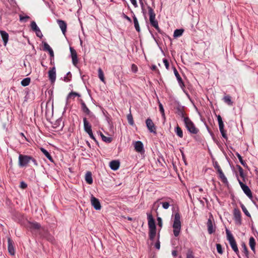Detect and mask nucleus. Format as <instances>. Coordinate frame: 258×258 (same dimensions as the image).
<instances>
[{"instance_id":"nucleus-1","label":"nucleus","mask_w":258,"mask_h":258,"mask_svg":"<svg viewBox=\"0 0 258 258\" xmlns=\"http://www.w3.org/2000/svg\"><path fill=\"white\" fill-rule=\"evenodd\" d=\"M32 162L33 165L37 167L38 163L37 160L32 156L20 154L18 158V164L20 167H24L30 166V163Z\"/></svg>"},{"instance_id":"nucleus-2","label":"nucleus","mask_w":258,"mask_h":258,"mask_svg":"<svg viewBox=\"0 0 258 258\" xmlns=\"http://www.w3.org/2000/svg\"><path fill=\"white\" fill-rule=\"evenodd\" d=\"M149 226V236L151 240H154L156 235V226L152 214H147Z\"/></svg>"},{"instance_id":"nucleus-3","label":"nucleus","mask_w":258,"mask_h":258,"mask_svg":"<svg viewBox=\"0 0 258 258\" xmlns=\"http://www.w3.org/2000/svg\"><path fill=\"white\" fill-rule=\"evenodd\" d=\"M181 227L180 215L179 212L175 213L173 224V234L175 237L179 235Z\"/></svg>"},{"instance_id":"nucleus-4","label":"nucleus","mask_w":258,"mask_h":258,"mask_svg":"<svg viewBox=\"0 0 258 258\" xmlns=\"http://www.w3.org/2000/svg\"><path fill=\"white\" fill-rule=\"evenodd\" d=\"M184 123L186 129L190 134L196 135L199 132V130L188 117H184Z\"/></svg>"},{"instance_id":"nucleus-5","label":"nucleus","mask_w":258,"mask_h":258,"mask_svg":"<svg viewBox=\"0 0 258 258\" xmlns=\"http://www.w3.org/2000/svg\"><path fill=\"white\" fill-rule=\"evenodd\" d=\"M226 233L227 235V240L229 241L230 246L233 251L236 253V254L239 257V250L237 247L236 242L230 231L226 229Z\"/></svg>"},{"instance_id":"nucleus-6","label":"nucleus","mask_w":258,"mask_h":258,"mask_svg":"<svg viewBox=\"0 0 258 258\" xmlns=\"http://www.w3.org/2000/svg\"><path fill=\"white\" fill-rule=\"evenodd\" d=\"M79 101L81 105V109L82 111L84 113L89 115L91 121H96L97 120L96 117L92 112H91L84 101L82 99H80Z\"/></svg>"},{"instance_id":"nucleus-7","label":"nucleus","mask_w":258,"mask_h":258,"mask_svg":"<svg viewBox=\"0 0 258 258\" xmlns=\"http://www.w3.org/2000/svg\"><path fill=\"white\" fill-rule=\"evenodd\" d=\"M237 180L238 181V182L240 185L241 188H242V190L244 192V194L250 199H252V192L250 189V188L248 187V186H247L246 184H244L242 181H241L238 178H237Z\"/></svg>"},{"instance_id":"nucleus-8","label":"nucleus","mask_w":258,"mask_h":258,"mask_svg":"<svg viewBox=\"0 0 258 258\" xmlns=\"http://www.w3.org/2000/svg\"><path fill=\"white\" fill-rule=\"evenodd\" d=\"M234 220L237 224L241 225L242 223L241 213L239 209L234 208L233 210Z\"/></svg>"},{"instance_id":"nucleus-9","label":"nucleus","mask_w":258,"mask_h":258,"mask_svg":"<svg viewBox=\"0 0 258 258\" xmlns=\"http://www.w3.org/2000/svg\"><path fill=\"white\" fill-rule=\"evenodd\" d=\"M217 119H218V121L219 127V130H220V133H221L222 137L226 140H227L228 138H227V136L226 134V131L224 129V125L222 117L220 115H219L217 116Z\"/></svg>"},{"instance_id":"nucleus-10","label":"nucleus","mask_w":258,"mask_h":258,"mask_svg":"<svg viewBox=\"0 0 258 258\" xmlns=\"http://www.w3.org/2000/svg\"><path fill=\"white\" fill-rule=\"evenodd\" d=\"M91 203L95 210H100L101 209V206L99 200L93 196L91 198Z\"/></svg>"},{"instance_id":"nucleus-11","label":"nucleus","mask_w":258,"mask_h":258,"mask_svg":"<svg viewBox=\"0 0 258 258\" xmlns=\"http://www.w3.org/2000/svg\"><path fill=\"white\" fill-rule=\"evenodd\" d=\"M146 123L147 128L151 133H156V127L153 121L150 118H147L146 120Z\"/></svg>"},{"instance_id":"nucleus-12","label":"nucleus","mask_w":258,"mask_h":258,"mask_svg":"<svg viewBox=\"0 0 258 258\" xmlns=\"http://www.w3.org/2000/svg\"><path fill=\"white\" fill-rule=\"evenodd\" d=\"M27 227L32 231L38 230L41 228V225L37 222H29Z\"/></svg>"},{"instance_id":"nucleus-13","label":"nucleus","mask_w":258,"mask_h":258,"mask_svg":"<svg viewBox=\"0 0 258 258\" xmlns=\"http://www.w3.org/2000/svg\"><path fill=\"white\" fill-rule=\"evenodd\" d=\"M8 251L10 254L12 255H14L15 254V249H14V242L13 240L10 238H8Z\"/></svg>"},{"instance_id":"nucleus-14","label":"nucleus","mask_w":258,"mask_h":258,"mask_svg":"<svg viewBox=\"0 0 258 258\" xmlns=\"http://www.w3.org/2000/svg\"><path fill=\"white\" fill-rule=\"evenodd\" d=\"M49 79L52 83H53L56 79V71L55 67L50 69L48 71Z\"/></svg>"},{"instance_id":"nucleus-15","label":"nucleus","mask_w":258,"mask_h":258,"mask_svg":"<svg viewBox=\"0 0 258 258\" xmlns=\"http://www.w3.org/2000/svg\"><path fill=\"white\" fill-rule=\"evenodd\" d=\"M135 149L136 152L143 153L144 152L143 144L141 141H137L134 144Z\"/></svg>"},{"instance_id":"nucleus-16","label":"nucleus","mask_w":258,"mask_h":258,"mask_svg":"<svg viewBox=\"0 0 258 258\" xmlns=\"http://www.w3.org/2000/svg\"><path fill=\"white\" fill-rule=\"evenodd\" d=\"M70 51L71 53L73 63L74 65L76 66L78 62L77 52L72 47H70Z\"/></svg>"},{"instance_id":"nucleus-17","label":"nucleus","mask_w":258,"mask_h":258,"mask_svg":"<svg viewBox=\"0 0 258 258\" xmlns=\"http://www.w3.org/2000/svg\"><path fill=\"white\" fill-rule=\"evenodd\" d=\"M57 23L59 25L62 33L63 35H65L66 31H67V23L63 20H57Z\"/></svg>"},{"instance_id":"nucleus-18","label":"nucleus","mask_w":258,"mask_h":258,"mask_svg":"<svg viewBox=\"0 0 258 258\" xmlns=\"http://www.w3.org/2000/svg\"><path fill=\"white\" fill-rule=\"evenodd\" d=\"M84 128L85 131L87 133L91 132L92 131L91 125L89 123L86 117L83 118Z\"/></svg>"},{"instance_id":"nucleus-19","label":"nucleus","mask_w":258,"mask_h":258,"mask_svg":"<svg viewBox=\"0 0 258 258\" xmlns=\"http://www.w3.org/2000/svg\"><path fill=\"white\" fill-rule=\"evenodd\" d=\"M0 33H1L2 39L3 40V42H4V44L5 46H6L7 45V43L9 40V34L7 32H6V31H3V30H1Z\"/></svg>"},{"instance_id":"nucleus-20","label":"nucleus","mask_w":258,"mask_h":258,"mask_svg":"<svg viewBox=\"0 0 258 258\" xmlns=\"http://www.w3.org/2000/svg\"><path fill=\"white\" fill-rule=\"evenodd\" d=\"M120 165V163L117 160H112L109 163L110 168L113 170H117Z\"/></svg>"},{"instance_id":"nucleus-21","label":"nucleus","mask_w":258,"mask_h":258,"mask_svg":"<svg viewBox=\"0 0 258 258\" xmlns=\"http://www.w3.org/2000/svg\"><path fill=\"white\" fill-rule=\"evenodd\" d=\"M148 12H149V16H150L149 20H150V22L151 23V22H153V21L156 20V19H155L156 15L154 13L153 9L151 7L148 6Z\"/></svg>"},{"instance_id":"nucleus-22","label":"nucleus","mask_w":258,"mask_h":258,"mask_svg":"<svg viewBox=\"0 0 258 258\" xmlns=\"http://www.w3.org/2000/svg\"><path fill=\"white\" fill-rule=\"evenodd\" d=\"M168 201L163 202L161 203L162 205V207L164 209H168L170 206V204L173 203V200L170 198H165Z\"/></svg>"},{"instance_id":"nucleus-23","label":"nucleus","mask_w":258,"mask_h":258,"mask_svg":"<svg viewBox=\"0 0 258 258\" xmlns=\"http://www.w3.org/2000/svg\"><path fill=\"white\" fill-rule=\"evenodd\" d=\"M207 224L209 233L211 234L214 233L215 230L213 227V222L210 219H208Z\"/></svg>"},{"instance_id":"nucleus-24","label":"nucleus","mask_w":258,"mask_h":258,"mask_svg":"<svg viewBox=\"0 0 258 258\" xmlns=\"http://www.w3.org/2000/svg\"><path fill=\"white\" fill-rule=\"evenodd\" d=\"M174 73L180 87H184V85L182 81V80L175 68H174Z\"/></svg>"},{"instance_id":"nucleus-25","label":"nucleus","mask_w":258,"mask_h":258,"mask_svg":"<svg viewBox=\"0 0 258 258\" xmlns=\"http://www.w3.org/2000/svg\"><path fill=\"white\" fill-rule=\"evenodd\" d=\"M223 101L229 106L233 105V102L231 100V97L229 95H225L223 98Z\"/></svg>"},{"instance_id":"nucleus-26","label":"nucleus","mask_w":258,"mask_h":258,"mask_svg":"<svg viewBox=\"0 0 258 258\" xmlns=\"http://www.w3.org/2000/svg\"><path fill=\"white\" fill-rule=\"evenodd\" d=\"M85 180L89 184L93 183V179L92 177V173L91 172H87L85 175Z\"/></svg>"},{"instance_id":"nucleus-27","label":"nucleus","mask_w":258,"mask_h":258,"mask_svg":"<svg viewBox=\"0 0 258 258\" xmlns=\"http://www.w3.org/2000/svg\"><path fill=\"white\" fill-rule=\"evenodd\" d=\"M77 96L80 97L81 95L75 92L72 91L68 94L67 97V100L69 101V100L71 99L74 100L75 97Z\"/></svg>"},{"instance_id":"nucleus-28","label":"nucleus","mask_w":258,"mask_h":258,"mask_svg":"<svg viewBox=\"0 0 258 258\" xmlns=\"http://www.w3.org/2000/svg\"><path fill=\"white\" fill-rule=\"evenodd\" d=\"M219 175V177L223 183L224 184H227L228 183V181L226 177L225 176L224 173L222 170L220 171V172H218Z\"/></svg>"},{"instance_id":"nucleus-29","label":"nucleus","mask_w":258,"mask_h":258,"mask_svg":"<svg viewBox=\"0 0 258 258\" xmlns=\"http://www.w3.org/2000/svg\"><path fill=\"white\" fill-rule=\"evenodd\" d=\"M249 244L251 250L253 251L254 253H255V246L256 244V242L254 238L253 237H250Z\"/></svg>"},{"instance_id":"nucleus-30","label":"nucleus","mask_w":258,"mask_h":258,"mask_svg":"<svg viewBox=\"0 0 258 258\" xmlns=\"http://www.w3.org/2000/svg\"><path fill=\"white\" fill-rule=\"evenodd\" d=\"M40 150L44 154V155L48 158V159L50 161H51V162L53 161L51 156L50 155V154L49 153V152L46 150H45V149H44L43 148H41Z\"/></svg>"},{"instance_id":"nucleus-31","label":"nucleus","mask_w":258,"mask_h":258,"mask_svg":"<svg viewBox=\"0 0 258 258\" xmlns=\"http://www.w3.org/2000/svg\"><path fill=\"white\" fill-rule=\"evenodd\" d=\"M98 72L99 78L100 79V80L102 82L105 83V77H104V73H103L102 70L101 69V68H99L98 69Z\"/></svg>"},{"instance_id":"nucleus-32","label":"nucleus","mask_w":258,"mask_h":258,"mask_svg":"<svg viewBox=\"0 0 258 258\" xmlns=\"http://www.w3.org/2000/svg\"><path fill=\"white\" fill-rule=\"evenodd\" d=\"M130 113L128 114H127V119L128 123L130 125H134V121L133 115L131 113V109L130 110Z\"/></svg>"},{"instance_id":"nucleus-33","label":"nucleus","mask_w":258,"mask_h":258,"mask_svg":"<svg viewBox=\"0 0 258 258\" xmlns=\"http://www.w3.org/2000/svg\"><path fill=\"white\" fill-rule=\"evenodd\" d=\"M31 29L35 31V32H37L38 31L39 33H40L41 34V31L39 29V28L37 27L36 23L34 22V21H32L31 23Z\"/></svg>"},{"instance_id":"nucleus-34","label":"nucleus","mask_w":258,"mask_h":258,"mask_svg":"<svg viewBox=\"0 0 258 258\" xmlns=\"http://www.w3.org/2000/svg\"><path fill=\"white\" fill-rule=\"evenodd\" d=\"M100 136L101 137L102 140L106 143H110L112 141V138L106 137L102 133H100Z\"/></svg>"},{"instance_id":"nucleus-35","label":"nucleus","mask_w":258,"mask_h":258,"mask_svg":"<svg viewBox=\"0 0 258 258\" xmlns=\"http://www.w3.org/2000/svg\"><path fill=\"white\" fill-rule=\"evenodd\" d=\"M133 19H134V26H135V29L138 32H139L140 31V28L139 26V22H138L137 17L135 15L133 17Z\"/></svg>"},{"instance_id":"nucleus-36","label":"nucleus","mask_w":258,"mask_h":258,"mask_svg":"<svg viewBox=\"0 0 258 258\" xmlns=\"http://www.w3.org/2000/svg\"><path fill=\"white\" fill-rule=\"evenodd\" d=\"M175 132L176 135L180 138L183 137V132L181 128L177 125L175 128Z\"/></svg>"},{"instance_id":"nucleus-37","label":"nucleus","mask_w":258,"mask_h":258,"mask_svg":"<svg viewBox=\"0 0 258 258\" xmlns=\"http://www.w3.org/2000/svg\"><path fill=\"white\" fill-rule=\"evenodd\" d=\"M184 30L182 29H176L173 34V36L174 37H180L182 35Z\"/></svg>"},{"instance_id":"nucleus-38","label":"nucleus","mask_w":258,"mask_h":258,"mask_svg":"<svg viewBox=\"0 0 258 258\" xmlns=\"http://www.w3.org/2000/svg\"><path fill=\"white\" fill-rule=\"evenodd\" d=\"M240 176L242 178L243 181H245V175L244 174L243 169L240 165H237Z\"/></svg>"},{"instance_id":"nucleus-39","label":"nucleus","mask_w":258,"mask_h":258,"mask_svg":"<svg viewBox=\"0 0 258 258\" xmlns=\"http://www.w3.org/2000/svg\"><path fill=\"white\" fill-rule=\"evenodd\" d=\"M30 81L31 80L29 78H25L21 81V85L24 87L27 86L30 83Z\"/></svg>"},{"instance_id":"nucleus-40","label":"nucleus","mask_w":258,"mask_h":258,"mask_svg":"<svg viewBox=\"0 0 258 258\" xmlns=\"http://www.w3.org/2000/svg\"><path fill=\"white\" fill-rule=\"evenodd\" d=\"M152 26L154 27L157 31H158L159 32H160V28L158 26V21L156 20L155 21H153V22H151L150 23Z\"/></svg>"},{"instance_id":"nucleus-41","label":"nucleus","mask_w":258,"mask_h":258,"mask_svg":"<svg viewBox=\"0 0 258 258\" xmlns=\"http://www.w3.org/2000/svg\"><path fill=\"white\" fill-rule=\"evenodd\" d=\"M240 207L242 209V211L245 214V215H246L248 217H250V214L247 210L246 208L244 206V205L243 204L240 203Z\"/></svg>"},{"instance_id":"nucleus-42","label":"nucleus","mask_w":258,"mask_h":258,"mask_svg":"<svg viewBox=\"0 0 258 258\" xmlns=\"http://www.w3.org/2000/svg\"><path fill=\"white\" fill-rule=\"evenodd\" d=\"M159 111H160L162 118L165 120V115L164 113V109L162 104L159 102Z\"/></svg>"},{"instance_id":"nucleus-43","label":"nucleus","mask_w":258,"mask_h":258,"mask_svg":"<svg viewBox=\"0 0 258 258\" xmlns=\"http://www.w3.org/2000/svg\"><path fill=\"white\" fill-rule=\"evenodd\" d=\"M236 155L237 156V157H238L240 162L241 163V164L243 166H245L246 165V162L243 160L242 159V158L241 157V156L238 153H236Z\"/></svg>"},{"instance_id":"nucleus-44","label":"nucleus","mask_w":258,"mask_h":258,"mask_svg":"<svg viewBox=\"0 0 258 258\" xmlns=\"http://www.w3.org/2000/svg\"><path fill=\"white\" fill-rule=\"evenodd\" d=\"M43 50L49 51L51 49H52L50 46L49 45L48 43L46 42H43Z\"/></svg>"},{"instance_id":"nucleus-45","label":"nucleus","mask_w":258,"mask_h":258,"mask_svg":"<svg viewBox=\"0 0 258 258\" xmlns=\"http://www.w3.org/2000/svg\"><path fill=\"white\" fill-rule=\"evenodd\" d=\"M30 19V17L28 16H23L20 15V20L21 22H26Z\"/></svg>"},{"instance_id":"nucleus-46","label":"nucleus","mask_w":258,"mask_h":258,"mask_svg":"<svg viewBox=\"0 0 258 258\" xmlns=\"http://www.w3.org/2000/svg\"><path fill=\"white\" fill-rule=\"evenodd\" d=\"M216 248L217 251L219 253L222 254L223 252L222 246L220 244L217 243L216 244Z\"/></svg>"},{"instance_id":"nucleus-47","label":"nucleus","mask_w":258,"mask_h":258,"mask_svg":"<svg viewBox=\"0 0 258 258\" xmlns=\"http://www.w3.org/2000/svg\"><path fill=\"white\" fill-rule=\"evenodd\" d=\"M242 246L243 249L244 253L246 254V255H247L248 254V249L247 248V247H246L245 244L244 243H243L242 244Z\"/></svg>"},{"instance_id":"nucleus-48","label":"nucleus","mask_w":258,"mask_h":258,"mask_svg":"<svg viewBox=\"0 0 258 258\" xmlns=\"http://www.w3.org/2000/svg\"><path fill=\"white\" fill-rule=\"evenodd\" d=\"M71 74L70 72H69L68 74H67V76L66 77H65L64 78V81L65 82H69L71 80V79L70 78H71Z\"/></svg>"},{"instance_id":"nucleus-49","label":"nucleus","mask_w":258,"mask_h":258,"mask_svg":"<svg viewBox=\"0 0 258 258\" xmlns=\"http://www.w3.org/2000/svg\"><path fill=\"white\" fill-rule=\"evenodd\" d=\"M214 167L216 169L218 172H220V171H222L220 165L217 162L214 164Z\"/></svg>"},{"instance_id":"nucleus-50","label":"nucleus","mask_w":258,"mask_h":258,"mask_svg":"<svg viewBox=\"0 0 258 258\" xmlns=\"http://www.w3.org/2000/svg\"><path fill=\"white\" fill-rule=\"evenodd\" d=\"M163 62L165 64V66L166 69L168 70L169 68V63L168 61L166 59H164Z\"/></svg>"},{"instance_id":"nucleus-51","label":"nucleus","mask_w":258,"mask_h":258,"mask_svg":"<svg viewBox=\"0 0 258 258\" xmlns=\"http://www.w3.org/2000/svg\"><path fill=\"white\" fill-rule=\"evenodd\" d=\"M132 71L134 73H136L138 71V67L136 64H132Z\"/></svg>"},{"instance_id":"nucleus-52","label":"nucleus","mask_w":258,"mask_h":258,"mask_svg":"<svg viewBox=\"0 0 258 258\" xmlns=\"http://www.w3.org/2000/svg\"><path fill=\"white\" fill-rule=\"evenodd\" d=\"M27 187V184L24 181H22L20 183V187L22 189H25Z\"/></svg>"},{"instance_id":"nucleus-53","label":"nucleus","mask_w":258,"mask_h":258,"mask_svg":"<svg viewBox=\"0 0 258 258\" xmlns=\"http://www.w3.org/2000/svg\"><path fill=\"white\" fill-rule=\"evenodd\" d=\"M157 221H158V225H159V226L161 227L162 226V221L161 218L158 217L157 218Z\"/></svg>"},{"instance_id":"nucleus-54","label":"nucleus","mask_w":258,"mask_h":258,"mask_svg":"<svg viewBox=\"0 0 258 258\" xmlns=\"http://www.w3.org/2000/svg\"><path fill=\"white\" fill-rule=\"evenodd\" d=\"M89 135V137L92 139H93L94 141H96V139L94 137L93 134V132L92 131H91V132H88L87 133Z\"/></svg>"},{"instance_id":"nucleus-55","label":"nucleus","mask_w":258,"mask_h":258,"mask_svg":"<svg viewBox=\"0 0 258 258\" xmlns=\"http://www.w3.org/2000/svg\"><path fill=\"white\" fill-rule=\"evenodd\" d=\"M130 1L135 8L138 7V4L136 0H130Z\"/></svg>"},{"instance_id":"nucleus-56","label":"nucleus","mask_w":258,"mask_h":258,"mask_svg":"<svg viewBox=\"0 0 258 258\" xmlns=\"http://www.w3.org/2000/svg\"><path fill=\"white\" fill-rule=\"evenodd\" d=\"M155 247H156V248L158 249H159L160 248V241H158L155 244Z\"/></svg>"},{"instance_id":"nucleus-57","label":"nucleus","mask_w":258,"mask_h":258,"mask_svg":"<svg viewBox=\"0 0 258 258\" xmlns=\"http://www.w3.org/2000/svg\"><path fill=\"white\" fill-rule=\"evenodd\" d=\"M187 258H194L191 251H188L187 254Z\"/></svg>"},{"instance_id":"nucleus-58","label":"nucleus","mask_w":258,"mask_h":258,"mask_svg":"<svg viewBox=\"0 0 258 258\" xmlns=\"http://www.w3.org/2000/svg\"><path fill=\"white\" fill-rule=\"evenodd\" d=\"M51 57H54V53H53V51L52 50V49H51L49 51H48Z\"/></svg>"},{"instance_id":"nucleus-59","label":"nucleus","mask_w":258,"mask_h":258,"mask_svg":"<svg viewBox=\"0 0 258 258\" xmlns=\"http://www.w3.org/2000/svg\"><path fill=\"white\" fill-rule=\"evenodd\" d=\"M172 254L174 257H175L177 255V251L176 250H173L172 251Z\"/></svg>"},{"instance_id":"nucleus-60","label":"nucleus","mask_w":258,"mask_h":258,"mask_svg":"<svg viewBox=\"0 0 258 258\" xmlns=\"http://www.w3.org/2000/svg\"><path fill=\"white\" fill-rule=\"evenodd\" d=\"M124 17L125 19H126L128 21H129L130 22H132V20L131 19V18L130 17H128L127 16L124 15Z\"/></svg>"},{"instance_id":"nucleus-61","label":"nucleus","mask_w":258,"mask_h":258,"mask_svg":"<svg viewBox=\"0 0 258 258\" xmlns=\"http://www.w3.org/2000/svg\"><path fill=\"white\" fill-rule=\"evenodd\" d=\"M152 70L153 71H156L157 70V67L156 66H153L152 67Z\"/></svg>"},{"instance_id":"nucleus-62","label":"nucleus","mask_w":258,"mask_h":258,"mask_svg":"<svg viewBox=\"0 0 258 258\" xmlns=\"http://www.w3.org/2000/svg\"><path fill=\"white\" fill-rule=\"evenodd\" d=\"M36 32V34L37 35V36L38 37H41L42 36V34H41L40 33H39L38 31L37 32Z\"/></svg>"},{"instance_id":"nucleus-63","label":"nucleus","mask_w":258,"mask_h":258,"mask_svg":"<svg viewBox=\"0 0 258 258\" xmlns=\"http://www.w3.org/2000/svg\"><path fill=\"white\" fill-rule=\"evenodd\" d=\"M181 116L182 118H184V117H186V116H184V112L183 111H182L181 113Z\"/></svg>"},{"instance_id":"nucleus-64","label":"nucleus","mask_w":258,"mask_h":258,"mask_svg":"<svg viewBox=\"0 0 258 258\" xmlns=\"http://www.w3.org/2000/svg\"><path fill=\"white\" fill-rule=\"evenodd\" d=\"M60 122V120H57L56 121V123L54 124V125H58V123H59ZM54 127H56V126H54Z\"/></svg>"}]
</instances>
